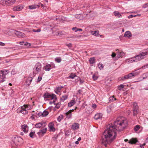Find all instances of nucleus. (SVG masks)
I'll return each instance as SVG.
<instances>
[{
  "instance_id": "8",
  "label": "nucleus",
  "mask_w": 148,
  "mask_h": 148,
  "mask_svg": "<svg viewBox=\"0 0 148 148\" xmlns=\"http://www.w3.org/2000/svg\"><path fill=\"white\" fill-rule=\"evenodd\" d=\"M14 33L19 38H23L25 37V34L20 32L14 30Z\"/></svg>"
},
{
  "instance_id": "5",
  "label": "nucleus",
  "mask_w": 148,
  "mask_h": 148,
  "mask_svg": "<svg viewBox=\"0 0 148 148\" xmlns=\"http://www.w3.org/2000/svg\"><path fill=\"white\" fill-rule=\"evenodd\" d=\"M138 112V106L137 103L136 102L133 103V113L134 116L137 115Z\"/></svg>"
},
{
  "instance_id": "52",
  "label": "nucleus",
  "mask_w": 148,
  "mask_h": 148,
  "mask_svg": "<svg viewBox=\"0 0 148 148\" xmlns=\"http://www.w3.org/2000/svg\"><path fill=\"white\" fill-rule=\"evenodd\" d=\"M92 78L94 80H95L97 79L98 77L96 76L95 75H93L92 76Z\"/></svg>"
},
{
  "instance_id": "4",
  "label": "nucleus",
  "mask_w": 148,
  "mask_h": 148,
  "mask_svg": "<svg viewBox=\"0 0 148 148\" xmlns=\"http://www.w3.org/2000/svg\"><path fill=\"white\" fill-rule=\"evenodd\" d=\"M41 69V65L40 63H37L35 65V67L34 68V72L36 74L38 72H40Z\"/></svg>"
},
{
  "instance_id": "42",
  "label": "nucleus",
  "mask_w": 148,
  "mask_h": 148,
  "mask_svg": "<svg viewBox=\"0 0 148 148\" xmlns=\"http://www.w3.org/2000/svg\"><path fill=\"white\" fill-rule=\"evenodd\" d=\"M49 96L50 97V94L48 93H46L45 94L43 95V97L45 98H48Z\"/></svg>"
},
{
  "instance_id": "20",
  "label": "nucleus",
  "mask_w": 148,
  "mask_h": 148,
  "mask_svg": "<svg viewBox=\"0 0 148 148\" xmlns=\"http://www.w3.org/2000/svg\"><path fill=\"white\" fill-rule=\"evenodd\" d=\"M116 55L117 56L116 58L117 59L120 57H122L123 56H124L125 55V54L123 52H120L117 53Z\"/></svg>"
},
{
  "instance_id": "36",
  "label": "nucleus",
  "mask_w": 148,
  "mask_h": 148,
  "mask_svg": "<svg viewBox=\"0 0 148 148\" xmlns=\"http://www.w3.org/2000/svg\"><path fill=\"white\" fill-rule=\"evenodd\" d=\"M42 116H45L48 115V114H49V112L47 111L46 110H44L43 112H42Z\"/></svg>"
},
{
  "instance_id": "22",
  "label": "nucleus",
  "mask_w": 148,
  "mask_h": 148,
  "mask_svg": "<svg viewBox=\"0 0 148 148\" xmlns=\"http://www.w3.org/2000/svg\"><path fill=\"white\" fill-rule=\"evenodd\" d=\"M32 77H29L26 80V85L27 86H29L31 84L32 80Z\"/></svg>"
},
{
  "instance_id": "61",
  "label": "nucleus",
  "mask_w": 148,
  "mask_h": 148,
  "mask_svg": "<svg viewBox=\"0 0 148 148\" xmlns=\"http://www.w3.org/2000/svg\"><path fill=\"white\" fill-rule=\"evenodd\" d=\"M42 78L41 77H38V82H40Z\"/></svg>"
},
{
  "instance_id": "18",
  "label": "nucleus",
  "mask_w": 148,
  "mask_h": 148,
  "mask_svg": "<svg viewBox=\"0 0 148 148\" xmlns=\"http://www.w3.org/2000/svg\"><path fill=\"white\" fill-rule=\"evenodd\" d=\"M79 124L77 123H75L71 125V128L74 130H75L79 128Z\"/></svg>"
},
{
  "instance_id": "33",
  "label": "nucleus",
  "mask_w": 148,
  "mask_h": 148,
  "mask_svg": "<svg viewBox=\"0 0 148 148\" xmlns=\"http://www.w3.org/2000/svg\"><path fill=\"white\" fill-rule=\"evenodd\" d=\"M48 98L51 99H56V95L54 94H52L51 95H50V97L49 96V98Z\"/></svg>"
},
{
  "instance_id": "47",
  "label": "nucleus",
  "mask_w": 148,
  "mask_h": 148,
  "mask_svg": "<svg viewBox=\"0 0 148 148\" xmlns=\"http://www.w3.org/2000/svg\"><path fill=\"white\" fill-rule=\"evenodd\" d=\"M24 45L26 46L27 47H29L31 46V44L27 42H25Z\"/></svg>"
},
{
  "instance_id": "29",
  "label": "nucleus",
  "mask_w": 148,
  "mask_h": 148,
  "mask_svg": "<svg viewBox=\"0 0 148 148\" xmlns=\"http://www.w3.org/2000/svg\"><path fill=\"white\" fill-rule=\"evenodd\" d=\"M124 36L125 37H130L131 36V34L130 32L128 31L125 32Z\"/></svg>"
},
{
  "instance_id": "17",
  "label": "nucleus",
  "mask_w": 148,
  "mask_h": 148,
  "mask_svg": "<svg viewBox=\"0 0 148 148\" xmlns=\"http://www.w3.org/2000/svg\"><path fill=\"white\" fill-rule=\"evenodd\" d=\"M22 130L25 133H27L28 131V127L27 125L25 124L22 126Z\"/></svg>"
},
{
  "instance_id": "45",
  "label": "nucleus",
  "mask_w": 148,
  "mask_h": 148,
  "mask_svg": "<svg viewBox=\"0 0 148 148\" xmlns=\"http://www.w3.org/2000/svg\"><path fill=\"white\" fill-rule=\"evenodd\" d=\"M124 85L121 84L118 86V88L119 90H121L124 88Z\"/></svg>"
},
{
  "instance_id": "51",
  "label": "nucleus",
  "mask_w": 148,
  "mask_h": 148,
  "mask_svg": "<svg viewBox=\"0 0 148 148\" xmlns=\"http://www.w3.org/2000/svg\"><path fill=\"white\" fill-rule=\"evenodd\" d=\"M55 60L56 62L58 63L60 62L61 61L60 59L58 58H56L55 59Z\"/></svg>"
},
{
  "instance_id": "44",
  "label": "nucleus",
  "mask_w": 148,
  "mask_h": 148,
  "mask_svg": "<svg viewBox=\"0 0 148 148\" xmlns=\"http://www.w3.org/2000/svg\"><path fill=\"white\" fill-rule=\"evenodd\" d=\"M81 36V35H79V36H75V35H72V36H71L70 37V38H79Z\"/></svg>"
},
{
  "instance_id": "27",
  "label": "nucleus",
  "mask_w": 148,
  "mask_h": 148,
  "mask_svg": "<svg viewBox=\"0 0 148 148\" xmlns=\"http://www.w3.org/2000/svg\"><path fill=\"white\" fill-rule=\"evenodd\" d=\"M140 54L143 59L145 58L144 56H145L148 54V53L147 51L143 52Z\"/></svg>"
},
{
  "instance_id": "26",
  "label": "nucleus",
  "mask_w": 148,
  "mask_h": 148,
  "mask_svg": "<svg viewBox=\"0 0 148 148\" xmlns=\"http://www.w3.org/2000/svg\"><path fill=\"white\" fill-rule=\"evenodd\" d=\"M83 17H84L82 15L80 14H76L75 15V17L76 18L81 20H83L84 18Z\"/></svg>"
},
{
  "instance_id": "14",
  "label": "nucleus",
  "mask_w": 148,
  "mask_h": 148,
  "mask_svg": "<svg viewBox=\"0 0 148 148\" xmlns=\"http://www.w3.org/2000/svg\"><path fill=\"white\" fill-rule=\"evenodd\" d=\"M74 110H70L69 111H68L65 114L66 116V117L68 119H70L71 118L72 116V114L71 112L73 111Z\"/></svg>"
},
{
  "instance_id": "1",
  "label": "nucleus",
  "mask_w": 148,
  "mask_h": 148,
  "mask_svg": "<svg viewBox=\"0 0 148 148\" xmlns=\"http://www.w3.org/2000/svg\"><path fill=\"white\" fill-rule=\"evenodd\" d=\"M127 125V121L123 117H118L114 122V125H109L105 130L101 137V143L106 147H108L116 136V131H121Z\"/></svg>"
},
{
  "instance_id": "56",
  "label": "nucleus",
  "mask_w": 148,
  "mask_h": 148,
  "mask_svg": "<svg viewBox=\"0 0 148 148\" xmlns=\"http://www.w3.org/2000/svg\"><path fill=\"white\" fill-rule=\"evenodd\" d=\"M56 101H55V100H53V101H50L49 102V103L50 104H52L53 103H54L55 104V105H56L55 103H56Z\"/></svg>"
},
{
  "instance_id": "25",
  "label": "nucleus",
  "mask_w": 148,
  "mask_h": 148,
  "mask_svg": "<svg viewBox=\"0 0 148 148\" xmlns=\"http://www.w3.org/2000/svg\"><path fill=\"white\" fill-rule=\"evenodd\" d=\"M138 142V141L136 139L132 138L130 140L129 143L131 144H136V143L137 142Z\"/></svg>"
},
{
  "instance_id": "59",
  "label": "nucleus",
  "mask_w": 148,
  "mask_h": 148,
  "mask_svg": "<svg viewBox=\"0 0 148 148\" xmlns=\"http://www.w3.org/2000/svg\"><path fill=\"white\" fill-rule=\"evenodd\" d=\"M19 44L21 45H24L25 42L24 41H22L19 42Z\"/></svg>"
},
{
  "instance_id": "54",
  "label": "nucleus",
  "mask_w": 148,
  "mask_h": 148,
  "mask_svg": "<svg viewBox=\"0 0 148 148\" xmlns=\"http://www.w3.org/2000/svg\"><path fill=\"white\" fill-rule=\"evenodd\" d=\"M120 80L124 81L125 79H126V78H124V76L123 77H122L119 78Z\"/></svg>"
},
{
  "instance_id": "12",
  "label": "nucleus",
  "mask_w": 148,
  "mask_h": 148,
  "mask_svg": "<svg viewBox=\"0 0 148 148\" xmlns=\"http://www.w3.org/2000/svg\"><path fill=\"white\" fill-rule=\"evenodd\" d=\"M49 130L50 132H54L55 130V128L54 127V124L52 123H50L49 125Z\"/></svg>"
},
{
  "instance_id": "23",
  "label": "nucleus",
  "mask_w": 148,
  "mask_h": 148,
  "mask_svg": "<svg viewBox=\"0 0 148 148\" xmlns=\"http://www.w3.org/2000/svg\"><path fill=\"white\" fill-rule=\"evenodd\" d=\"M99 32L98 31H90V33L92 35L97 36H99Z\"/></svg>"
},
{
  "instance_id": "62",
  "label": "nucleus",
  "mask_w": 148,
  "mask_h": 148,
  "mask_svg": "<svg viewBox=\"0 0 148 148\" xmlns=\"http://www.w3.org/2000/svg\"><path fill=\"white\" fill-rule=\"evenodd\" d=\"M84 81L83 80H82L81 79H80V84H82V83H83L84 82Z\"/></svg>"
},
{
  "instance_id": "15",
  "label": "nucleus",
  "mask_w": 148,
  "mask_h": 148,
  "mask_svg": "<svg viewBox=\"0 0 148 148\" xmlns=\"http://www.w3.org/2000/svg\"><path fill=\"white\" fill-rule=\"evenodd\" d=\"M125 62L127 64H128L130 63L135 62V59H134V58L133 57L126 59L125 60Z\"/></svg>"
},
{
  "instance_id": "50",
  "label": "nucleus",
  "mask_w": 148,
  "mask_h": 148,
  "mask_svg": "<svg viewBox=\"0 0 148 148\" xmlns=\"http://www.w3.org/2000/svg\"><path fill=\"white\" fill-rule=\"evenodd\" d=\"M34 133V132H31L29 134L30 136L32 138H33Z\"/></svg>"
},
{
  "instance_id": "57",
  "label": "nucleus",
  "mask_w": 148,
  "mask_h": 148,
  "mask_svg": "<svg viewBox=\"0 0 148 148\" xmlns=\"http://www.w3.org/2000/svg\"><path fill=\"white\" fill-rule=\"evenodd\" d=\"M92 107L94 109H95L97 107V105L95 104H93L92 106Z\"/></svg>"
},
{
  "instance_id": "53",
  "label": "nucleus",
  "mask_w": 148,
  "mask_h": 148,
  "mask_svg": "<svg viewBox=\"0 0 148 148\" xmlns=\"http://www.w3.org/2000/svg\"><path fill=\"white\" fill-rule=\"evenodd\" d=\"M38 115L39 117H43L42 116V112H39L38 114Z\"/></svg>"
},
{
  "instance_id": "13",
  "label": "nucleus",
  "mask_w": 148,
  "mask_h": 148,
  "mask_svg": "<svg viewBox=\"0 0 148 148\" xmlns=\"http://www.w3.org/2000/svg\"><path fill=\"white\" fill-rule=\"evenodd\" d=\"M54 65L53 64H47L44 67L46 71H49L50 70L51 68L53 67Z\"/></svg>"
},
{
  "instance_id": "2",
  "label": "nucleus",
  "mask_w": 148,
  "mask_h": 148,
  "mask_svg": "<svg viewBox=\"0 0 148 148\" xmlns=\"http://www.w3.org/2000/svg\"><path fill=\"white\" fill-rule=\"evenodd\" d=\"M28 107L26 105H24L18 108L17 110V112L18 113H22L23 114H26L28 113V111L27 110V108H28Z\"/></svg>"
},
{
  "instance_id": "35",
  "label": "nucleus",
  "mask_w": 148,
  "mask_h": 148,
  "mask_svg": "<svg viewBox=\"0 0 148 148\" xmlns=\"http://www.w3.org/2000/svg\"><path fill=\"white\" fill-rule=\"evenodd\" d=\"M98 66L100 70L102 69L103 68V66L101 63H99L98 64Z\"/></svg>"
},
{
  "instance_id": "31",
  "label": "nucleus",
  "mask_w": 148,
  "mask_h": 148,
  "mask_svg": "<svg viewBox=\"0 0 148 148\" xmlns=\"http://www.w3.org/2000/svg\"><path fill=\"white\" fill-rule=\"evenodd\" d=\"M89 62L90 64H93L95 62V59L94 57L90 58L89 60Z\"/></svg>"
},
{
  "instance_id": "21",
  "label": "nucleus",
  "mask_w": 148,
  "mask_h": 148,
  "mask_svg": "<svg viewBox=\"0 0 148 148\" xmlns=\"http://www.w3.org/2000/svg\"><path fill=\"white\" fill-rule=\"evenodd\" d=\"M134 58L136 62H138L143 59L140 54L138 55L135 56Z\"/></svg>"
},
{
  "instance_id": "16",
  "label": "nucleus",
  "mask_w": 148,
  "mask_h": 148,
  "mask_svg": "<svg viewBox=\"0 0 148 148\" xmlns=\"http://www.w3.org/2000/svg\"><path fill=\"white\" fill-rule=\"evenodd\" d=\"M114 15H115V16H116L117 18H121L122 17V15L121 14H124V13H120L119 12L117 11H114Z\"/></svg>"
},
{
  "instance_id": "40",
  "label": "nucleus",
  "mask_w": 148,
  "mask_h": 148,
  "mask_svg": "<svg viewBox=\"0 0 148 148\" xmlns=\"http://www.w3.org/2000/svg\"><path fill=\"white\" fill-rule=\"evenodd\" d=\"M15 138V141L16 142H20L21 141H22V139L20 137H16V138Z\"/></svg>"
},
{
  "instance_id": "7",
  "label": "nucleus",
  "mask_w": 148,
  "mask_h": 148,
  "mask_svg": "<svg viewBox=\"0 0 148 148\" xmlns=\"http://www.w3.org/2000/svg\"><path fill=\"white\" fill-rule=\"evenodd\" d=\"M92 11H90L88 12L87 13L84 14L83 15L84 19L89 18L92 17L94 15L92 14Z\"/></svg>"
},
{
  "instance_id": "10",
  "label": "nucleus",
  "mask_w": 148,
  "mask_h": 148,
  "mask_svg": "<svg viewBox=\"0 0 148 148\" xmlns=\"http://www.w3.org/2000/svg\"><path fill=\"white\" fill-rule=\"evenodd\" d=\"M46 123H36L35 125V127L36 128H40L41 127H45L46 125Z\"/></svg>"
},
{
  "instance_id": "3",
  "label": "nucleus",
  "mask_w": 148,
  "mask_h": 148,
  "mask_svg": "<svg viewBox=\"0 0 148 148\" xmlns=\"http://www.w3.org/2000/svg\"><path fill=\"white\" fill-rule=\"evenodd\" d=\"M15 1V0H0V3L4 6H8L12 5Z\"/></svg>"
},
{
  "instance_id": "6",
  "label": "nucleus",
  "mask_w": 148,
  "mask_h": 148,
  "mask_svg": "<svg viewBox=\"0 0 148 148\" xmlns=\"http://www.w3.org/2000/svg\"><path fill=\"white\" fill-rule=\"evenodd\" d=\"M138 74H136V73L134 72L132 73L129 74L127 75L124 76V78H126V79H131L134 78Z\"/></svg>"
},
{
  "instance_id": "37",
  "label": "nucleus",
  "mask_w": 148,
  "mask_h": 148,
  "mask_svg": "<svg viewBox=\"0 0 148 148\" xmlns=\"http://www.w3.org/2000/svg\"><path fill=\"white\" fill-rule=\"evenodd\" d=\"M67 98V96L66 95H64L62 96L61 98V100L62 101L64 102L65 100Z\"/></svg>"
},
{
  "instance_id": "64",
  "label": "nucleus",
  "mask_w": 148,
  "mask_h": 148,
  "mask_svg": "<svg viewBox=\"0 0 148 148\" xmlns=\"http://www.w3.org/2000/svg\"><path fill=\"white\" fill-rule=\"evenodd\" d=\"M77 30L78 31L81 32L82 31V29L81 28H77Z\"/></svg>"
},
{
  "instance_id": "48",
  "label": "nucleus",
  "mask_w": 148,
  "mask_h": 148,
  "mask_svg": "<svg viewBox=\"0 0 148 148\" xmlns=\"http://www.w3.org/2000/svg\"><path fill=\"white\" fill-rule=\"evenodd\" d=\"M32 31L34 32H40L41 31L40 29L38 28V29L37 30H35L34 29H33Z\"/></svg>"
},
{
  "instance_id": "58",
  "label": "nucleus",
  "mask_w": 148,
  "mask_h": 148,
  "mask_svg": "<svg viewBox=\"0 0 148 148\" xmlns=\"http://www.w3.org/2000/svg\"><path fill=\"white\" fill-rule=\"evenodd\" d=\"M142 68H148V64H146L142 67Z\"/></svg>"
},
{
  "instance_id": "24",
  "label": "nucleus",
  "mask_w": 148,
  "mask_h": 148,
  "mask_svg": "<svg viewBox=\"0 0 148 148\" xmlns=\"http://www.w3.org/2000/svg\"><path fill=\"white\" fill-rule=\"evenodd\" d=\"M23 8L22 6L18 5L14 7L13 8V10L14 11H20L21 10L23 9Z\"/></svg>"
},
{
  "instance_id": "43",
  "label": "nucleus",
  "mask_w": 148,
  "mask_h": 148,
  "mask_svg": "<svg viewBox=\"0 0 148 148\" xmlns=\"http://www.w3.org/2000/svg\"><path fill=\"white\" fill-rule=\"evenodd\" d=\"M140 128V126L139 125H136L134 127V130L136 132Z\"/></svg>"
},
{
  "instance_id": "63",
  "label": "nucleus",
  "mask_w": 148,
  "mask_h": 148,
  "mask_svg": "<svg viewBox=\"0 0 148 148\" xmlns=\"http://www.w3.org/2000/svg\"><path fill=\"white\" fill-rule=\"evenodd\" d=\"M82 90H79L78 91V92L77 94H80L82 92Z\"/></svg>"
},
{
  "instance_id": "34",
  "label": "nucleus",
  "mask_w": 148,
  "mask_h": 148,
  "mask_svg": "<svg viewBox=\"0 0 148 148\" xmlns=\"http://www.w3.org/2000/svg\"><path fill=\"white\" fill-rule=\"evenodd\" d=\"M90 7L89 5L88 4H86L84 5L82 8H84V10H87L88 8Z\"/></svg>"
},
{
  "instance_id": "60",
  "label": "nucleus",
  "mask_w": 148,
  "mask_h": 148,
  "mask_svg": "<svg viewBox=\"0 0 148 148\" xmlns=\"http://www.w3.org/2000/svg\"><path fill=\"white\" fill-rule=\"evenodd\" d=\"M5 45V44L4 43H3L1 42H0V46H4Z\"/></svg>"
},
{
  "instance_id": "49",
  "label": "nucleus",
  "mask_w": 148,
  "mask_h": 148,
  "mask_svg": "<svg viewBox=\"0 0 148 148\" xmlns=\"http://www.w3.org/2000/svg\"><path fill=\"white\" fill-rule=\"evenodd\" d=\"M138 15H132V14H131V15H130L129 16H128V18H133V17H136V16H137Z\"/></svg>"
},
{
  "instance_id": "32",
  "label": "nucleus",
  "mask_w": 148,
  "mask_h": 148,
  "mask_svg": "<svg viewBox=\"0 0 148 148\" xmlns=\"http://www.w3.org/2000/svg\"><path fill=\"white\" fill-rule=\"evenodd\" d=\"M109 102H111L115 100H116V99L114 98V96H112L109 98Z\"/></svg>"
},
{
  "instance_id": "30",
  "label": "nucleus",
  "mask_w": 148,
  "mask_h": 148,
  "mask_svg": "<svg viewBox=\"0 0 148 148\" xmlns=\"http://www.w3.org/2000/svg\"><path fill=\"white\" fill-rule=\"evenodd\" d=\"M75 103V100H72L68 103V106L71 107Z\"/></svg>"
},
{
  "instance_id": "19",
  "label": "nucleus",
  "mask_w": 148,
  "mask_h": 148,
  "mask_svg": "<svg viewBox=\"0 0 148 148\" xmlns=\"http://www.w3.org/2000/svg\"><path fill=\"white\" fill-rule=\"evenodd\" d=\"M102 114L101 113H97L94 116V118L96 120H98L102 118Z\"/></svg>"
},
{
  "instance_id": "41",
  "label": "nucleus",
  "mask_w": 148,
  "mask_h": 148,
  "mask_svg": "<svg viewBox=\"0 0 148 148\" xmlns=\"http://www.w3.org/2000/svg\"><path fill=\"white\" fill-rule=\"evenodd\" d=\"M76 76L75 74H71L68 78L73 79Z\"/></svg>"
},
{
  "instance_id": "28",
  "label": "nucleus",
  "mask_w": 148,
  "mask_h": 148,
  "mask_svg": "<svg viewBox=\"0 0 148 148\" xmlns=\"http://www.w3.org/2000/svg\"><path fill=\"white\" fill-rule=\"evenodd\" d=\"M39 6H40L38 5H32L29 6V8L30 9H33L36 8H38L39 7Z\"/></svg>"
},
{
  "instance_id": "9",
  "label": "nucleus",
  "mask_w": 148,
  "mask_h": 148,
  "mask_svg": "<svg viewBox=\"0 0 148 148\" xmlns=\"http://www.w3.org/2000/svg\"><path fill=\"white\" fill-rule=\"evenodd\" d=\"M9 73V71L8 70L3 69L0 71V74L2 76L3 78H5V75Z\"/></svg>"
},
{
  "instance_id": "55",
  "label": "nucleus",
  "mask_w": 148,
  "mask_h": 148,
  "mask_svg": "<svg viewBox=\"0 0 148 148\" xmlns=\"http://www.w3.org/2000/svg\"><path fill=\"white\" fill-rule=\"evenodd\" d=\"M116 54H115V53H114V52H113L111 55L112 57V58H114L115 56H116Z\"/></svg>"
},
{
  "instance_id": "11",
  "label": "nucleus",
  "mask_w": 148,
  "mask_h": 148,
  "mask_svg": "<svg viewBox=\"0 0 148 148\" xmlns=\"http://www.w3.org/2000/svg\"><path fill=\"white\" fill-rule=\"evenodd\" d=\"M47 130V128L46 127L44 128L41 130H40L37 133V134L39 136H42L46 133Z\"/></svg>"
},
{
  "instance_id": "39",
  "label": "nucleus",
  "mask_w": 148,
  "mask_h": 148,
  "mask_svg": "<svg viewBox=\"0 0 148 148\" xmlns=\"http://www.w3.org/2000/svg\"><path fill=\"white\" fill-rule=\"evenodd\" d=\"M63 118V116L62 115L59 116L57 118V120L58 121L60 122Z\"/></svg>"
},
{
  "instance_id": "46",
  "label": "nucleus",
  "mask_w": 148,
  "mask_h": 148,
  "mask_svg": "<svg viewBox=\"0 0 148 148\" xmlns=\"http://www.w3.org/2000/svg\"><path fill=\"white\" fill-rule=\"evenodd\" d=\"M63 88V87L62 86H58V87H57L56 90H57V91H58V92H60V90Z\"/></svg>"
},
{
  "instance_id": "38",
  "label": "nucleus",
  "mask_w": 148,
  "mask_h": 148,
  "mask_svg": "<svg viewBox=\"0 0 148 148\" xmlns=\"http://www.w3.org/2000/svg\"><path fill=\"white\" fill-rule=\"evenodd\" d=\"M56 20L58 19L60 21L63 22L64 20H65V18L64 17H62V16H60L58 18H56Z\"/></svg>"
}]
</instances>
